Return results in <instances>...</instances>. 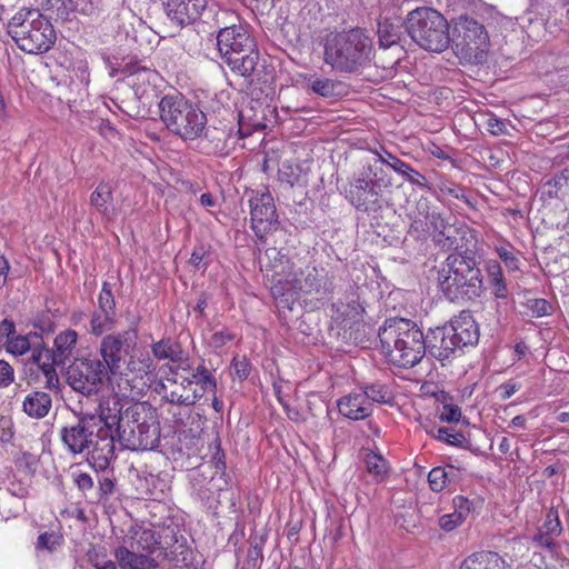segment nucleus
I'll list each match as a JSON object with an SVG mask.
<instances>
[{
  "mask_svg": "<svg viewBox=\"0 0 569 569\" xmlns=\"http://www.w3.org/2000/svg\"><path fill=\"white\" fill-rule=\"evenodd\" d=\"M137 328L104 335L99 343L100 362L108 373V385L117 398L136 399L148 386L147 377L154 369L149 353L138 348Z\"/></svg>",
  "mask_w": 569,
  "mask_h": 569,
  "instance_id": "nucleus-1",
  "label": "nucleus"
},
{
  "mask_svg": "<svg viewBox=\"0 0 569 569\" xmlns=\"http://www.w3.org/2000/svg\"><path fill=\"white\" fill-rule=\"evenodd\" d=\"M130 548L121 546L116 549L114 557L127 565L133 562L147 563V568H158L169 560L192 565V550L186 545V539H179L172 529L164 528L160 532L153 529H140L130 542Z\"/></svg>",
  "mask_w": 569,
  "mask_h": 569,
  "instance_id": "nucleus-2",
  "label": "nucleus"
},
{
  "mask_svg": "<svg viewBox=\"0 0 569 569\" xmlns=\"http://www.w3.org/2000/svg\"><path fill=\"white\" fill-rule=\"evenodd\" d=\"M379 340L389 362L400 368H412L427 353L426 339L420 328L403 318L386 320L379 329Z\"/></svg>",
  "mask_w": 569,
  "mask_h": 569,
  "instance_id": "nucleus-3",
  "label": "nucleus"
},
{
  "mask_svg": "<svg viewBox=\"0 0 569 569\" xmlns=\"http://www.w3.org/2000/svg\"><path fill=\"white\" fill-rule=\"evenodd\" d=\"M333 282L325 269L315 266L292 269L282 279H278L271 288L276 306L283 317L291 312L298 301V296L315 295L317 299H326L333 292Z\"/></svg>",
  "mask_w": 569,
  "mask_h": 569,
  "instance_id": "nucleus-4",
  "label": "nucleus"
},
{
  "mask_svg": "<svg viewBox=\"0 0 569 569\" xmlns=\"http://www.w3.org/2000/svg\"><path fill=\"white\" fill-rule=\"evenodd\" d=\"M438 283L450 301L472 300L482 292V274L475 257L465 253H450L438 270Z\"/></svg>",
  "mask_w": 569,
  "mask_h": 569,
  "instance_id": "nucleus-5",
  "label": "nucleus"
},
{
  "mask_svg": "<svg viewBox=\"0 0 569 569\" xmlns=\"http://www.w3.org/2000/svg\"><path fill=\"white\" fill-rule=\"evenodd\" d=\"M372 41L363 30L356 28L327 38L323 60L333 70L355 73L369 61Z\"/></svg>",
  "mask_w": 569,
  "mask_h": 569,
  "instance_id": "nucleus-6",
  "label": "nucleus"
},
{
  "mask_svg": "<svg viewBox=\"0 0 569 569\" xmlns=\"http://www.w3.org/2000/svg\"><path fill=\"white\" fill-rule=\"evenodd\" d=\"M8 33L17 47L29 54L49 51L57 34L52 23L37 9H20L8 22Z\"/></svg>",
  "mask_w": 569,
  "mask_h": 569,
  "instance_id": "nucleus-7",
  "label": "nucleus"
},
{
  "mask_svg": "<svg viewBox=\"0 0 569 569\" xmlns=\"http://www.w3.org/2000/svg\"><path fill=\"white\" fill-rule=\"evenodd\" d=\"M217 46L220 57L230 70L252 81L259 64V51L248 29L241 24L220 29Z\"/></svg>",
  "mask_w": 569,
  "mask_h": 569,
  "instance_id": "nucleus-8",
  "label": "nucleus"
},
{
  "mask_svg": "<svg viewBox=\"0 0 569 569\" xmlns=\"http://www.w3.org/2000/svg\"><path fill=\"white\" fill-rule=\"evenodd\" d=\"M114 403V413H117V433L119 442L123 448L132 451L153 450L160 441L159 422L152 415L139 410V407L127 409L118 416L120 409Z\"/></svg>",
  "mask_w": 569,
  "mask_h": 569,
  "instance_id": "nucleus-9",
  "label": "nucleus"
},
{
  "mask_svg": "<svg viewBox=\"0 0 569 569\" xmlns=\"http://www.w3.org/2000/svg\"><path fill=\"white\" fill-rule=\"evenodd\" d=\"M158 106L161 121L182 140H196L206 130V114L183 97L164 96Z\"/></svg>",
  "mask_w": 569,
  "mask_h": 569,
  "instance_id": "nucleus-10",
  "label": "nucleus"
},
{
  "mask_svg": "<svg viewBox=\"0 0 569 569\" xmlns=\"http://www.w3.org/2000/svg\"><path fill=\"white\" fill-rule=\"evenodd\" d=\"M390 187L391 181L383 171L368 164L349 178L343 192L358 211L370 213L381 210L383 192Z\"/></svg>",
  "mask_w": 569,
  "mask_h": 569,
  "instance_id": "nucleus-11",
  "label": "nucleus"
},
{
  "mask_svg": "<svg viewBox=\"0 0 569 569\" xmlns=\"http://www.w3.org/2000/svg\"><path fill=\"white\" fill-rule=\"evenodd\" d=\"M406 29L410 38L425 50L441 52L449 46V24L435 9L411 10L406 21Z\"/></svg>",
  "mask_w": 569,
  "mask_h": 569,
  "instance_id": "nucleus-12",
  "label": "nucleus"
},
{
  "mask_svg": "<svg viewBox=\"0 0 569 569\" xmlns=\"http://www.w3.org/2000/svg\"><path fill=\"white\" fill-rule=\"evenodd\" d=\"M67 381L74 391L90 397L108 382V373L98 358H81L68 368Z\"/></svg>",
  "mask_w": 569,
  "mask_h": 569,
  "instance_id": "nucleus-13",
  "label": "nucleus"
},
{
  "mask_svg": "<svg viewBox=\"0 0 569 569\" xmlns=\"http://www.w3.org/2000/svg\"><path fill=\"white\" fill-rule=\"evenodd\" d=\"M111 409H104L100 406L99 418L101 422L97 426L94 438L89 451L90 461L94 468L103 470L109 466L111 459L114 458V437L112 427L117 426V413L111 415Z\"/></svg>",
  "mask_w": 569,
  "mask_h": 569,
  "instance_id": "nucleus-14",
  "label": "nucleus"
},
{
  "mask_svg": "<svg viewBox=\"0 0 569 569\" xmlns=\"http://www.w3.org/2000/svg\"><path fill=\"white\" fill-rule=\"evenodd\" d=\"M251 229L260 241L278 229L279 217L268 190L256 191L249 199Z\"/></svg>",
  "mask_w": 569,
  "mask_h": 569,
  "instance_id": "nucleus-15",
  "label": "nucleus"
},
{
  "mask_svg": "<svg viewBox=\"0 0 569 569\" xmlns=\"http://www.w3.org/2000/svg\"><path fill=\"white\" fill-rule=\"evenodd\" d=\"M101 422L98 416H86L70 427H63L60 437L67 449L73 453L87 452L89 455L97 426Z\"/></svg>",
  "mask_w": 569,
  "mask_h": 569,
  "instance_id": "nucleus-16",
  "label": "nucleus"
},
{
  "mask_svg": "<svg viewBox=\"0 0 569 569\" xmlns=\"http://www.w3.org/2000/svg\"><path fill=\"white\" fill-rule=\"evenodd\" d=\"M170 372L177 373L178 378H182V381L186 382V386L189 387L191 391H196L198 401L206 392L216 393V378L203 362L193 367L188 361H182L174 368H170Z\"/></svg>",
  "mask_w": 569,
  "mask_h": 569,
  "instance_id": "nucleus-17",
  "label": "nucleus"
},
{
  "mask_svg": "<svg viewBox=\"0 0 569 569\" xmlns=\"http://www.w3.org/2000/svg\"><path fill=\"white\" fill-rule=\"evenodd\" d=\"M124 81L132 89L134 97L146 102L157 98V82L160 78L156 70L139 66H126L122 70Z\"/></svg>",
  "mask_w": 569,
  "mask_h": 569,
  "instance_id": "nucleus-18",
  "label": "nucleus"
},
{
  "mask_svg": "<svg viewBox=\"0 0 569 569\" xmlns=\"http://www.w3.org/2000/svg\"><path fill=\"white\" fill-rule=\"evenodd\" d=\"M410 230L418 236H438L439 231L449 226V220L440 212L432 210L427 199H420L417 202L416 210L410 213Z\"/></svg>",
  "mask_w": 569,
  "mask_h": 569,
  "instance_id": "nucleus-19",
  "label": "nucleus"
},
{
  "mask_svg": "<svg viewBox=\"0 0 569 569\" xmlns=\"http://www.w3.org/2000/svg\"><path fill=\"white\" fill-rule=\"evenodd\" d=\"M207 0H162L167 18L179 28L199 20L207 9Z\"/></svg>",
  "mask_w": 569,
  "mask_h": 569,
  "instance_id": "nucleus-20",
  "label": "nucleus"
},
{
  "mask_svg": "<svg viewBox=\"0 0 569 569\" xmlns=\"http://www.w3.org/2000/svg\"><path fill=\"white\" fill-rule=\"evenodd\" d=\"M365 308L355 295L347 297L345 301L339 300L331 306V321L342 329L345 335L348 330H359L363 325Z\"/></svg>",
  "mask_w": 569,
  "mask_h": 569,
  "instance_id": "nucleus-21",
  "label": "nucleus"
},
{
  "mask_svg": "<svg viewBox=\"0 0 569 569\" xmlns=\"http://www.w3.org/2000/svg\"><path fill=\"white\" fill-rule=\"evenodd\" d=\"M425 339L427 352L441 362L453 357L457 351H460L458 345H456L453 338L449 335L446 325L430 329L427 336H425Z\"/></svg>",
  "mask_w": 569,
  "mask_h": 569,
  "instance_id": "nucleus-22",
  "label": "nucleus"
},
{
  "mask_svg": "<svg viewBox=\"0 0 569 569\" xmlns=\"http://www.w3.org/2000/svg\"><path fill=\"white\" fill-rule=\"evenodd\" d=\"M446 326L447 330H449V335H451V338H453L460 350H462L463 347L473 346L478 342V326L470 312L462 311Z\"/></svg>",
  "mask_w": 569,
  "mask_h": 569,
  "instance_id": "nucleus-23",
  "label": "nucleus"
},
{
  "mask_svg": "<svg viewBox=\"0 0 569 569\" xmlns=\"http://www.w3.org/2000/svg\"><path fill=\"white\" fill-rule=\"evenodd\" d=\"M337 408L342 417L353 421L365 420L373 412V406L360 388L341 397L337 401Z\"/></svg>",
  "mask_w": 569,
  "mask_h": 569,
  "instance_id": "nucleus-24",
  "label": "nucleus"
},
{
  "mask_svg": "<svg viewBox=\"0 0 569 569\" xmlns=\"http://www.w3.org/2000/svg\"><path fill=\"white\" fill-rule=\"evenodd\" d=\"M160 392L163 399L173 405L189 407L198 402L196 391H191L177 373H172V377H167L161 381Z\"/></svg>",
  "mask_w": 569,
  "mask_h": 569,
  "instance_id": "nucleus-25",
  "label": "nucleus"
},
{
  "mask_svg": "<svg viewBox=\"0 0 569 569\" xmlns=\"http://www.w3.org/2000/svg\"><path fill=\"white\" fill-rule=\"evenodd\" d=\"M562 532V525L559 519L557 509L551 508L547 515L543 523L538 528L537 532L531 538L532 543L538 548H543L552 551L556 547V540Z\"/></svg>",
  "mask_w": 569,
  "mask_h": 569,
  "instance_id": "nucleus-26",
  "label": "nucleus"
},
{
  "mask_svg": "<svg viewBox=\"0 0 569 569\" xmlns=\"http://www.w3.org/2000/svg\"><path fill=\"white\" fill-rule=\"evenodd\" d=\"M377 33L381 48L387 49L397 44L402 33L400 13H397L396 11H385V9H381Z\"/></svg>",
  "mask_w": 569,
  "mask_h": 569,
  "instance_id": "nucleus-27",
  "label": "nucleus"
},
{
  "mask_svg": "<svg viewBox=\"0 0 569 569\" xmlns=\"http://www.w3.org/2000/svg\"><path fill=\"white\" fill-rule=\"evenodd\" d=\"M456 29L471 50L482 51L489 43V36L485 27L473 18L460 17Z\"/></svg>",
  "mask_w": 569,
  "mask_h": 569,
  "instance_id": "nucleus-28",
  "label": "nucleus"
},
{
  "mask_svg": "<svg viewBox=\"0 0 569 569\" xmlns=\"http://www.w3.org/2000/svg\"><path fill=\"white\" fill-rule=\"evenodd\" d=\"M113 200V190L109 182H100L91 192L89 202L101 218L108 222L116 219V209L111 204Z\"/></svg>",
  "mask_w": 569,
  "mask_h": 569,
  "instance_id": "nucleus-29",
  "label": "nucleus"
},
{
  "mask_svg": "<svg viewBox=\"0 0 569 569\" xmlns=\"http://www.w3.org/2000/svg\"><path fill=\"white\" fill-rule=\"evenodd\" d=\"M52 407V398L40 390L29 392L22 401V411L30 418H44Z\"/></svg>",
  "mask_w": 569,
  "mask_h": 569,
  "instance_id": "nucleus-30",
  "label": "nucleus"
},
{
  "mask_svg": "<svg viewBox=\"0 0 569 569\" xmlns=\"http://www.w3.org/2000/svg\"><path fill=\"white\" fill-rule=\"evenodd\" d=\"M460 569H510L506 560L493 551H479L468 556Z\"/></svg>",
  "mask_w": 569,
  "mask_h": 569,
  "instance_id": "nucleus-31",
  "label": "nucleus"
},
{
  "mask_svg": "<svg viewBox=\"0 0 569 569\" xmlns=\"http://www.w3.org/2000/svg\"><path fill=\"white\" fill-rule=\"evenodd\" d=\"M468 232L469 230L466 226L449 223L445 230L439 231L438 236H433L432 241L443 250H457L465 246Z\"/></svg>",
  "mask_w": 569,
  "mask_h": 569,
  "instance_id": "nucleus-32",
  "label": "nucleus"
},
{
  "mask_svg": "<svg viewBox=\"0 0 569 569\" xmlns=\"http://www.w3.org/2000/svg\"><path fill=\"white\" fill-rule=\"evenodd\" d=\"M78 342V333L72 329L59 332L53 341L52 353L59 362H66L73 353Z\"/></svg>",
  "mask_w": 569,
  "mask_h": 569,
  "instance_id": "nucleus-33",
  "label": "nucleus"
},
{
  "mask_svg": "<svg viewBox=\"0 0 569 569\" xmlns=\"http://www.w3.org/2000/svg\"><path fill=\"white\" fill-rule=\"evenodd\" d=\"M152 356L161 361L169 360L174 363L182 362L183 351L180 345L170 338L161 339L151 345Z\"/></svg>",
  "mask_w": 569,
  "mask_h": 569,
  "instance_id": "nucleus-34",
  "label": "nucleus"
},
{
  "mask_svg": "<svg viewBox=\"0 0 569 569\" xmlns=\"http://www.w3.org/2000/svg\"><path fill=\"white\" fill-rule=\"evenodd\" d=\"M116 325V312L94 310L90 319L89 332L96 337L110 333Z\"/></svg>",
  "mask_w": 569,
  "mask_h": 569,
  "instance_id": "nucleus-35",
  "label": "nucleus"
},
{
  "mask_svg": "<svg viewBox=\"0 0 569 569\" xmlns=\"http://www.w3.org/2000/svg\"><path fill=\"white\" fill-rule=\"evenodd\" d=\"M365 463L367 471L377 482H382L388 477V462L380 453L372 451L366 453Z\"/></svg>",
  "mask_w": 569,
  "mask_h": 569,
  "instance_id": "nucleus-36",
  "label": "nucleus"
},
{
  "mask_svg": "<svg viewBox=\"0 0 569 569\" xmlns=\"http://www.w3.org/2000/svg\"><path fill=\"white\" fill-rule=\"evenodd\" d=\"M456 476L453 467H436L428 475L430 489L435 492H441Z\"/></svg>",
  "mask_w": 569,
  "mask_h": 569,
  "instance_id": "nucleus-37",
  "label": "nucleus"
},
{
  "mask_svg": "<svg viewBox=\"0 0 569 569\" xmlns=\"http://www.w3.org/2000/svg\"><path fill=\"white\" fill-rule=\"evenodd\" d=\"M58 365H63V362L57 361L56 356L52 353L49 360H44L38 366L46 378L44 387L56 392L60 390V380L56 370V366Z\"/></svg>",
  "mask_w": 569,
  "mask_h": 569,
  "instance_id": "nucleus-38",
  "label": "nucleus"
},
{
  "mask_svg": "<svg viewBox=\"0 0 569 569\" xmlns=\"http://www.w3.org/2000/svg\"><path fill=\"white\" fill-rule=\"evenodd\" d=\"M360 390L366 395L371 406H373L375 402L389 403L392 400V393L389 388L380 382L365 385L360 387Z\"/></svg>",
  "mask_w": 569,
  "mask_h": 569,
  "instance_id": "nucleus-39",
  "label": "nucleus"
},
{
  "mask_svg": "<svg viewBox=\"0 0 569 569\" xmlns=\"http://www.w3.org/2000/svg\"><path fill=\"white\" fill-rule=\"evenodd\" d=\"M63 543V537L59 531H44L38 536L34 545L38 552L52 553Z\"/></svg>",
  "mask_w": 569,
  "mask_h": 569,
  "instance_id": "nucleus-40",
  "label": "nucleus"
},
{
  "mask_svg": "<svg viewBox=\"0 0 569 569\" xmlns=\"http://www.w3.org/2000/svg\"><path fill=\"white\" fill-rule=\"evenodd\" d=\"M47 9L52 10L58 18L67 20L69 14L79 10L77 0H46Z\"/></svg>",
  "mask_w": 569,
  "mask_h": 569,
  "instance_id": "nucleus-41",
  "label": "nucleus"
},
{
  "mask_svg": "<svg viewBox=\"0 0 569 569\" xmlns=\"http://www.w3.org/2000/svg\"><path fill=\"white\" fill-rule=\"evenodd\" d=\"M488 274L490 279V283L493 287V295L497 298H506L507 297V287L502 278V272L500 266L495 262L488 266Z\"/></svg>",
  "mask_w": 569,
  "mask_h": 569,
  "instance_id": "nucleus-42",
  "label": "nucleus"
},
{
  "mask_svg": "<svg viewBox=\"0 0 569 569\" xmlns=\"http://www.w3.org/2000/svg\"><path fill=\"white\" fill-rule=\"evenodd\" d=\"M308 86L312 92L321 97L329 98L335 96L337 83L328 78L311 77Z\"/></svg>",
  "mask_w": 569,
  "mask_h": 569,
  "instance_id": "nucleus-43",
  "label": "nucleus"
},
{
  "mask_svg": "<svg viewBox=\"0 0 569 569\" xmlns=\"http://www.w3.org/2000/svg\"><path fill=\"white\" fill-rule=\"evenodd\" d=\"M6 350L14 356H22L31 350L30 341L26 336H13L8 339Z\"/></svg>",
  "mask_w": 569,
  "mask_h": 569,
  "instance_id": "nucleus-44",
  "label": "nucleus"
},
{
  "mask_svg": "<svg viewBox=\"0 0 569 569\" xmlns=\"http://www.w3.org/2000/svg\"><path fill=\"white\" fill-rule=\"evenodd\" d=\"M376 154V161L386 164L390 167L392 170H395L398 174L401 173L405 169H407V163L396 156H393L391 152L387 151L382 148V152L375 151Z\"/></svg>",
  "mask_w": 569,
  "mask_h": 569,
  "instance_id": "nucleus-45",
  "label": "nucleus"
},
{
  "mask_svg": "<svg viewBox=\"0 0 569 569\" xmlns=\"http://www.w3.org/2000/svg\"><path fill=\"white\" fill-rule=\"evenodd\" d=\"M435 437L437 440L456 447H463L466 441V438L461 432H456L452 429L446 427L438 428L437 435Z\"/></svg>",
  "mask_w": 569,
  "mask_h": 569,
  "instance_id": "nucleus-46",
  "label": "nucleus"
},
{
  "mask_svg": "<svg viewBox=\"0 0 569 569\" xmlns=\"http://www.w3.org/2000/svg\"><path fill=\"white\" fill-rule=\"evenodd\" d=\"M98 306L99 308L97 310L100 311H107V312H116V301L114 297L112 295L110 284L107 282H103L102 289L98 296Z\"/></svg>",
  "mask_w": 569,
  "mask_h": 569,
  "instance_id": "nucleus-47",
  "label": "nucleus"
},
{
  "mask_svg": "<svg viewBox=\"0 0 569 569\" xmlns=\"http://www.w3.org/2000/svg\"><path fill=\"white\" fill-rule=\"evenodd\" d=\"M453 513L456 518L461 519L463 522L467 520L472 510V501L463 496H456L452 500Z\"/></svg>",
  "mask_w": 569,
  "mask_h": 569,
  "instance_id": "nucleus-48",
  "label": "nucleus"
},
{
  "mask_svg": "<svg viewBox=\"0 0 569 569\" xmlns=\"http://www.w3.org/2000/svg\"><path fill=\"white\" fill-rule=\"evenodd\" d=\"M568 186L567 180L565 179V176H562V170L556 174L552 179L548 180L545 183V187L547 188V194L549 198H559L560 191Z\"/></svg>",
  "mask_w": 569,
  "mask_h": 569,
  "instance_id": "nucleus-49",
  "label": "nucleus"
},
{
  "mask_svg": "<svg viewBox=\"0 0 569 569\" xmlns=\"http://www.w3.org/2000/svg\"><path fill=\"white\" fill-rule=\"evenodd\" d=\"M527 308L533 317H543L549 315L551 305L546 299L535 298L527 301Z\"/></svg>",
  "mask_w": 569,
  "mask_h": 569,
  "instance_id": "nucleus-50",
  "label": "nucleus"
},
{
  "mask_svg": "<svg viewBox=\"0 0 569 569\" xmlns=\"http://www.w3.org/2000/svg\"><path fill=\"white\" fill-rule=\"evenodd\" d=\"M461 416L460 407L455 403H443L439 412V419L443 422H458Z\"/></svg>",
  "mask_w": 569,
  "mask_h": 569,
  "instance_id": "nucleus-51",
  "label": "nucleus"
},
{
  "mask_svg": "<svg viewBox=\"0 0 569 569\" xmlns=\"http://www.w3.org/2000/svg\"><path fill=\"white\" fill-rule=\"evenodd\" d=\"M16 379L14 368L6 360L0 359V389L10 387Z\"/></svg>",
  "mask_w": 569,
  "mask_h": 569,
  "instance_id": "nucleus-52",
  "label": "nucleus"
},
{
  "mask_svg": "<svg viewBox=\"0 0 569 569\" xmlns=\"http://www.w3.org/2000/svg\"><path fill=\"white\" fill-rule=\"evenodd\" d=\"M485 126L492 136L498 137L507 133L506 122L497 118L495 114H488Z\"/></svg>",
  "mask_w": 569,
  "mask_h": 569,
  "instance_id": "nucleus-53",
  "label": "nucleus"
},
{
  "mask_svg": "<svg viewBox=\"0 0 569 569\" xmlns=\"http://www.w3.org/2000/svg\"><path fill=\"white\" fill-rule=\"evenodd\" d=\"M409 183L415 184L419 188H427V179L419 171L415 170L411 166L407 163V169L399 173Z\"/></svg>",
  "mask_w": 569,
  "mask_h": 569,
  "instance_id": "nucleus-54",
  "label": "nucleus"
},
{
  "mask_svg": "<svg viewBox=\"0 0 569 569\" xmlns=\"http://www.w3.org/2000/svg\"><path fill=\"white\" fill-rule=\"evenodd\" d=\"M72 479L76 486L82 492H87L93 489V479L89 473L74 470L72 471Z\"/></svg>",
  "mask_w": 569,
  "mask_h": 569,
  "instance_id": "nucleus-55",
  "label": "nucleus"
},
{
  "mask_svg": "<svg viewBox=\"0 0 569 569\" xmlns=\"http://www.w3.org/2000/svg\"><path fill=\"white\" fill-rule=\"evenodd\" d=\"M233 338L234 337L230 331L222 329L212 333L209 340V345L214 349H220L230 342Z\"/></svg>",
  "mask_w": 569,
  "mask_h": 569,
  "instance_id": "nucleus-56",
  "label": "nucleus"
},
{
  "mask_svg": "<svg viewBox=\"0 0 569 569\" xmlns=\"http://www.w3.org/2000/svg\"><path fill=\"white\" fill-rule=\"evenodd\" d=\"M456 517L457 516L453 512L442 515L438 520L439 527L447 532L455 530L463 523L461 519Z\"/></svg>",
  "mask_w": 569,
  "mask_h": 569,
  "instance_id": "nucleus-57",
  "label": "nucleus"
},
{
  "mask_svg": "<svg viewBox=\"0 0 569 569\" xmlns=\"http://www.w3.org/2000/svg\"><path fill=\"white\" fill-rule=\"evenodd\" d=\"M262 543L251 545L247 555V563L252 568H257L262 562Z\"/></svg>",
  "mask_w": 569,
  "mask_h": 569,
  "instance_id": "nucleus-58",
  "label": "nucleus"
},
{
  "mask_svg": "<svg viewBox=\"0 0 569 569\" xmlns=\"http://www.w3.org/2000/svg\"><path fill=\"white\" fill-rule=\"evenodd\" d=\"M497 253H498L499 258L505 262V264L509 269H511V270L518 269L519 260L513 254L512 251H510L509 249H507L505 247H499V248H497Z\"/></svg>",
  "mask_w": 569,
  "mask_h": 569,
  "instance_id": "nucleus-59",
  "label": "nucleus"
},
{
  "mask_svg": "<svg viewBox=\"0 0 569 569\" xmlns=\"http://www.w3.org/2000/svg\"><path fill=\"white\" fill-rule=\"evenodd\" d=\"M438 187L443 194H448L455 199H460L463 196L462 188L453 182L441 181Z\"/></svg>",
  "mask_w": 569,
  "mask_h": 569,
  "instance_id": "nucleus-60",
  "label": "nucleus"
},
{
  "mask_svg": "<svg viewBox=\"0 0 569 569\" xmlns=\"http://www.w3.org/2000/svg\"><path fill=\"white\" fill-rule=\"evenodd\" d=\"M51 355L52 351L50 349L38 346L31 349L30 361L38 367L41 365L42 361L49 360Z\"/></svg>",
  "mask_w": 569,
  "mask_h": 569,
  "instance_id": "nucleus-61",
  "label": "nucleus"
},
{
  "mask_svg": "<svg viewBox=\"0 0 569 569\" xmlns=\"http://www.w3.org/2000/svg\"><path fill=\"white\" fill-rule=\"evenodd\" d=\"M16 326L13 321L4 319L0 321V343H7L8 339L14 333Z\"/></svg>",
  "mask_w": 569,
  "mask_h": 569,
  "instance_id": "nucleus-62",
  "label": "nucleus"
},
{
  "mask_svg": "<svg viewBox=\"0 0 569 569\" xmlns=\"http://www.w3.org/2000/svg\"><path fill=\"white\" fill-rule=\"evenodd\" d=\"M232 367L236 376L241 380L246 379L250 373V363L246 359H234L232 362Z\"/></svg>",
  "mask_w": 569,
  "mask_h": 569,
  "instance_id": "nucleus-63",
  "label": "nucleus"
},
{
  "mask_svg": "<svg viewBox=\"0 0 569 569\" xmlns=\"http://www.w3.org/2000/svg\"><path fill=\"white\" fill-rule=\"evenodd\" d=\"M520 386L512 381H507L499 386L498 391L501 400H507L511 398L518 390Z\"/></svg>",
  "mask_w": 569,
  "mask_h": 569,
  "instance_id": "nucleus-64",
  "label": "nucleus"
}]
</instances>
